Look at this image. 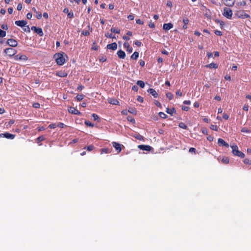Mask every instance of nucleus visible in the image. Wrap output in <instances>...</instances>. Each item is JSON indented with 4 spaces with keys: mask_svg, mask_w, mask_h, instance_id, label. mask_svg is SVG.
Listing matches in <instances>:
<instances>
[{
    "mask_svg": "<svg viewBox=\"0 0 251 251\" xmlns=\"http://www.w3.org/2000/svg\"><path fill=\"white\" fill-rule=\"evenodd\" d=\"M223 118L225 120H227L229 118V116L226 113H224L223 115Z\"/></svg>",
    "mask_w": 251,
    "mask_h": 251,
    "instance_id": "61",
    "label": "nucleus"
},
{
    "mask_svg": "<svg viewBox=\"0 0 251 251\" xmlns=\"http://www.w3.org/2000/svg\"><path fill=\"white\" fill-rule=\"evenodd\" d=\"M45 140V138L43 136H40L37 138V143L41 142Z\"/></svg>",
    "mask_w": 251,
    "mask_h": 251,
    "instance_id": "44",
    "label": "nucleus"
},
{
    "mask_svg": "<svg viewBox=\"0 0 251 251\" xmlns=\"http://www.w3.org/2000/svg\"><path fill=\"white\" fill-rule=\"evenodd\" d=\"M134 44L138 47H141L142 43L139 41H136L134 42Z\"/></svg>",
    "mask_w": 251,
    "mask_h": 251,
    "instance_id": "59",
    "label": "nucleus"
},
{
    "mask_svg": "<svg viewBox=\"0 0 251 251\" xmlns=\"http://www.w3.org/2000/svg\"><path fill=\"white\" fill-rule=\"evenodd\" d=\"M56 63L58 65H62L65 63V59L63 54L61 53H56L54 55Z\"/></svg>",
    "mask_w": 251,
    "mask_h": 251,
    "instance_id": "1",
    "label": "nucleus"
},
{
    "mask_svg": "<svg viewBox=\"0 0 251 251\" xmlns=\"http://www.w3.org/2000/svg\"><path fill=\"white\" fill-rule=\"evenodd\" d=\"M117 55L119 58L124 59L126 57L125 52L122 50H119L117 52Z\"/></svg>",
    "mask_w": 251,
    "mask_h": 251,
    "instance_id": "19",
    "label": "nucleus"
},
{
    "mask_svg": "<svg viewBox=\"0 0 251 251\" xmlns=\"http://www.w3.org/2000/svg\"><path fill=\"white\" fill-rule=\"evenodd\" d=\"M243 162L245 164L251 165V160L249 158H245V159H244Z\"/></svg>",
    "mask_w": 251,
    "mask_h": 251,
    "instance_id": "42",
    "label": "nucleus"
},
{
    "mask_svg": "<svg viewBox=\"0 0 251 251\" xmlns=\"http://www.w3.org/2000/svg\"><path fill=\"white\" fill-rule=\"evenodd\" d=\"M109 152V150L108 149H106V148H104V149H102L101 150V153H107Z\"/></svg>",
    "mask_w": 251,
    "mask_h": 251,
    "instance_id": "50",
    "label": "nucleus"
},
{
    "mask_svg": "<svg viewBox=\"0 0 251 251\" xmlns=\"http://www.w3.org/2000/svg\"><path fill=\"white\" fill-rule=\"evenodd\" d=\"M107 48L108 49H110L113 50H115L117 49V44L115 42L110 44H108L107 45Z\"/></svg>",
    "mask_w": 251,
    "mask_h": 251,
    "instance_id": "14",
    "label": "nucleus"
},
{
    "mask_svg": "<svg viewBox=\"0 0 251 251\" xmlns=\"http://www.w3.org/2000/svg\"><path fill=\"white\" fill-rule=\"evenodd\" d=\"M35 16L38 19H40L42 18V13L39 11H37L35 13Z\"/></svg>",
    "mask_w": 251,
    "mask_h": 251,
    "instance_id": "43",
    "label": "nucleus"
},
{
    "mask_svg": "<svg viewBox=\"0 0 251 251\" xmlns=\"http://www.w3.org/2000/svg\"><path fill=\"white\" fill-rule=\"evenodd\" d=\"M221 162L224 164H227L229 163V159L227 157L224 156L221 160Z\"/></svg>",
    "mask_w": 251,
    "mask_h": 251,
    "instance_id": "26",
    "label": "nucleus"
},
{
    "mask_svg": "<svg viewBox=\"0 0 251 251\" xmlns=\"http://www.w3.org/2000/svg\"><path fill=\"white\" fill-rule=\"evenodd\" d=\"M83 149L87 150L88 151H91L94 149V147L93 145H90L89 146L85 147Z\"/></svg>",
    "mask_w": 251,
    "mask_h": 251,
    "instance_id": "33",
    "label": "nucleus"
},
{
    "mask_svg": "<svg viewBox=\"0 0 251 251\" xmlns=\"http://www.w3.org/2000/svg\"><path fill=\"white\" fill-rule=\"evenodd\" d=\"M111 31L114 33L119 34L120 33V30L118 28H111L110 29Z\"/></svg>",
    "mask_w": 251,
    "mask_h": 251,
    "instance_id": "37",
    "label": "nucleus"
},
{
    "mask_svg": "<svg viewBox=\"0 0 251 251\" xmlns=\"http://www.w3.org/2000/svg\"><path fill=\"white\" fill-rule=\"evenodd\" d=\"M223 15L226 18L230 19L232 16V11L228 8L225 7L224 8Z\"/></svg>",
    "mask_w": 251,
    "mask_h": 251,
    "instance_id": "3",
    "label": "nucleus"
},
{
    "mask_svg": "<svg viewBox=\"0 0 251 251\" xmlns=\"http://www.w3.org/2000/svg\"><path fill=\"white\" fill-rule=\"evenodd\" d=\"M149 26L151 28H154L155 25L153 23L150 22L149 24Z\"/></svg>",
    "mask_w": 251,
    "mask_h": 251,
    "instance_id": "60",
    "label": "nucleus"
},
{
    "mask_svg": "<svg viewBox=\"0 0 251 251\" xmlns=\"http://www.w3.org/2000/svg\"><path fill=\"white\" fill-rule=\"evenodd\" d=\"M23 5L22 4L20 3L18 4L17 9L18 11H20L22 9Z\"/></svg>",
    "mask_w": 251,
    "mask_h": 251,
    "instance_id": "52",
    "label": "nucleus"
},
{
    "mask_svg": "<svg viewBox=\"0 0 251 251\" xmlns=\"http://www.w3.org/2000/svg\"><path fill=\"white\" fill-rule=\"evenodd\" d=\"M128 111L132 114H136L137 111L135 108H129L128 110Z\"/></svg>",
    "mask_w": 251,
    "mask_h": 251,
    "instance_id": "34",
    "label": "nucleus"
},
{
    "mask_svg": "<svg viewBox=\"0 0 251 251\" xmlns=\"http://www.w3.org/2000/svg\"><path fill=\"white\" fill-rule=\"evenodd\" d=\"M15 137V135L14 134L8 132L0 134V137H5L7 139H13Z\"/></svg>",
    "mask_w": 251,
    "mask_h": 251,
    "instance_id": "8",
    "label": "nucleus"
},
{
    "mask_svg": "<svg viewBox=\"0 0 251 251\" xmlns=\"http://www.w3.org/2000/svg\"><path fill=\"white\" fill-rule=\"evenodd\" d=\"M82 34L84 36H88L90 34V32L88 30L83 31L82 32Z\"/></svg>",
    "mask_w": 251,
    "mask_h": 251,
    "instance_id": "53",
    "label": "nucleus"
},
{
    "mask_svg": "<svg viewBox=\"0 0 251 251\" xmlns=\"http://www.w3.org/2000/svg\"><path fill=\"white\" fill-rule=\"evenodd\" d=\"M108 101L109 103L114 105H118L119 103V101L115 99H109L108 100Z\"/></svg>",
    "mask_w": 251,
    "mask_h": 251,
    "instance_id": "23",
    "label": "nucleus"
},
{
    "mask_svg": "<svg viewBox=\"0 0 251 251\" xmlns=\"http://www.w3.org/2000/svg\"><path fill=\"white\" fill-rule=\"evenodd\" d=\"M15 23L17 25H18L19 26L24 27L26 25L27 22L25 21L21 20V21H15Z\"/></svg>",
    "mask_w": 251,
    "mask_h": 251,
    "instance_id": "16",
    "label": "nucleus"
},
{
    "mask_svg": "<svg viewBox=\"0 0 251 251\" xmlns=\"http://www.w3.org/2000/svg\"><path fill=\"white\" fill-rule=\"evenodd\" d=\"M137 84L142 88L145 87V83L142 80H138L137 82Z\"/></svg>",
    "mask_w": 251,
    "mask_h": 251,
    "instance_id": "30",
    "label": "nucleus"
},
{
    "mask_svg": "<svg viewBox=\"0 0 251 251\" xmlns=\"http://www.w3.org/2000/svg\"><path fill=\"white\" fill-rule=\"evenodd\" d=\"M84 98V96L83 95V94H81V95H77L76 97H75V99H76V100L78 101H81V100H82Z\"/></svg>",
    "mask_w": 251,
    "mask_h": 251,
    "instance_id": "29",
    "label": "nucleus"
},
{
    "mask_svg": "<svg viewBox=\"0 0 251 251\" xmlns=\"http://www.w3.org/2000/svg\"><path fill=\"white\" fill-rule=\"evenodd\" d=\"M68 74L65 71H58L56 73V75L61 77H64L67 76Z\"/></svg>",
    "mask_w": 251,
    "mask_h": 251,
    "instance_id": "20",
    "label": "nucleus"
},
{
    "mask_svg": "<svg viewBox=\"0 0 251 251\" xmlns=\"http://www.w3.org/2000/svg\"><path fill=\"white\" fill-rule=\"evenodd\" d=\"M166 97L169 99V100H171L173 99L174 96L172 93L171 92H167L166 94Z\"/></svg>",
    "mask_w": 251,
    "mask_h": 251,
    "instance_id": "32",
    "label": "nucleus"
},
{
    "mask_svg": "<svg viewBox=\"0 0 251 251\" xmlns=\"http://www.w3.org/2000/svg\"><path fill=\"white\" fill-rule=\"evenodd\" d=\"M173 27V25L171 23L164 24L163 25V29L165 30H168Z\"/></svg>",
    "mask_w": 251,
    "mask_h": 251,
    "instance_id": "17",
    "label": "nucleus"
},
{
    "mask_svg": "<svg viewBox=\"0 0 251 251\" xmlns=\"http://www.w3.org/2000/svg\"><path fill=\"white\" fill-rule=\"evenodd\" d=\"M66 126L62 123H59L58 124V125H57V126H58L60 128H63L64 127H65Z\"/></svg>",
    "mask_w": 251,
    "mask_h": 251,
    "instance_id": "57",
    "label": "nucleus"
},
{
    "mask_svg": "<svg viewBox=\"0 0 251 251\" xmlns=\"http://www.w3.org/2000/svg\"><path fill=\"white\" fill-rule=\"evenodd\" d=\"M176 95L180 96V97L182 96V92L180 90H177L176 93Z\"/></svg>",
    "mask_w": 251,
    "mask_h": 251,
    "instance_id": "56",
    "label": "nucleus"
},
{
    "mask_svg": "<svg viewBox=\"0 0 251 251\" xmlns=\"http://www.w3.org/2000/svg\"><path fill=\"white\" fill-rule=\"evenodd\" d=\"M205 67L206 68H210V69H217L218 68V64H216V63H210L208 65H206L205 66Z\"/></svg>",
    "mask_w": 251,
    "mask_h": 251,
    "instance_id": "22",
    "label": "nucleus"
},
{
    "mask_svg": "<svg viewBox=\"0 0 251 251\" xmlns=\"http://www.w3.org/2000/svg\"><path fill=\"white\" fill-rule=\"evenodd\" d=\"M158 115L159 116V117L161 118H163V119H165L167 118V115L165 114L164 112H160L159 113H158Z\"/></svg>",
    "mask_w": 251,
    "mask_h": 251,
    "instance_id": "41",
    "label": "nucleus"
},
{
    "mask_svg": "<svg viewBox=\"0 0 251 251\" xmlns=\"http://www.w3.org/2000/svg\"><path fill=\"white\" fill-rule=\"evenodd\" d=\"M40 105V104L38 102L34 103L32 105L33 107L36 108H39Z\"/></svg>",
    "mask_w": 251,
    "mask_h": 251,
    "instance_id": "55",
    "label": "nucleus"
},
{
    "mask_svg": "<svg viewBox=\"0 0 251 251\" xmlns=\"http://www.w3.org/2000/svg\"><path fill=\"white\" fill-rule=\"evenodd\" d=\"M231 147L232 148V152L234 155L242 158L245 157V154L238 150V148L236 145L232 146Z\"/></svg>",
    "mask_w": 251,
    "mask_h": 251,
    "instance_id": "2",
    "label": "nucleus"
},
{
    "mask_svg": "<svg viewBox=\"0 0 251 251\" xmlns=\"http://www.w3.org/2000/svg\"><path fill=\"white\" fill-rule=\"evenodd\" d=\"M32 17V15L31 13H28L26 15V17L28 19H31Z\"/></svg>",
    "mask_w": 251,
    "mask_h": 251,
    "instance_id": "63",
    "label": "nucleus"
},
{
    "mask_svg": "<svg viewBox=\"0 0 251 251\" xmlns=\"http://www.w3.org/2000/svg\"><path fill=\"white\" fill-rule=\"evenodd\" d=\"M112 145H113V147H114V148L116 149V150L118 151V152H120L121 151L122 145H121L120 144H119L118 143L114 142L112 143Z\"/></svg>",
    "mask_w": 251,
    "mask_h": 251,
    "instance_id": "13",
    "label": "nucleus"
},
{
    "mask_svg": "<svg viewBox=\"0 0 251 251\" xmlns=\"http://www.w3.org/2000/svg\"><path fill=\"white\" fill-rule=\"evenodd\" d=\"M218 144L220 147L225 146L226 147L228 148L229 147V145L226 142H225L223 139L221 138H219L218 140Z\"/></svg>",
    "mask_w": 251,
    "mask_h": 251,
    "instance_id": "10",
    "label": "nucleus"
},
{
    "mask_svg": "<svg viewBox=\"0 0 251 251\" xmlns=\"http://www.w3.org/2000/svg\"><path fill=\"white\" fill-rule=\"evenodd\" d=\"M6 33L5 31L0 29V38L4 37L6 36Z\"/></svg>",
    "mask_w": 251,
    "mask_h": 251,
    "instance_id": "38",
    "label": "nucleus"
},
{
    "mask_svg": "<svg viewBox=\"0 0 251 251\" xmlns=\"http://www.w3.org/2000/svg\"><path fill=\"white\" fill-rule=\"evenodd\" d=\"M105 36L107 38H112V39L116 38L115 36L114 35H113L111 33L109 34V33H105Z\"/></svg>",
    "mask_w": 251,
    "mask_h": 251,
    "instance_id": "39",
    "label": "nucleus"
},
{
    "mask_svg": "<svg viewBox=\"0 0 251 251\" xmlns=\"http://www.w3.org/2000/svg\"><path fill=\"white\" fill-rule=\"evenodd\" d=\"M138 148L143 151H150L151 147L149 145H141L138 146Z\"/></svg>",
    "mask_w": 251,
    "mask_h": 251,
    "instance_id": "12",
    "label": "nucleus"
},
{
    "mask_svg": "<svg viewBox=\"0 0 251 251\" xmlns=\"http://www.w3.org/2000/svg\"><path fill=\"white\" fill-rule=\"evenodd\" d=\"M132 90L134 91L137 92L138 90V87L137 86H136V85H134L132 87Z\"/></svg>",
    "mask_w": 251,
    "mask_h": 251,
    "instance_id": "64",
    "label": "nucleus"
},
{
    "mask_svg": "<svg viewBox=\"0 0 251 251\" xmlns=\"http://www.w3.org/2000/svg\"><path fill=\"white\" fill-rule=\"evenodd\" d=\"M56 126H57V125L55 123L51 124L49 126V127L50 129H54V128H56Z\"/></svg>",
    "mask_w": 251,
    "mask_h": 251,
    "instance_id": "47",
    "label": "nucleus"
},
{
    "mask_svg": "<svg viewBox=\"0 0 251 251\" xmlns=\"http://www.w3.org/2000/svg\"><path fill=\"white\" fill-rule=\"evenodd\" d=\"M92 117L93 118L95 121L98 120L99 119V117L98 116V115L95 113L92 114Z\"/></svg>",
    "mask_w": 251,
    "mask_h": 251,
    "instance_id": "46",
    "label": "nucleus"
},
{
    "mask_svg": "<svg viewBox=\"0 0 251 251\" xmlns=\"http://www.w3.org/2000/svg\"><path fill=\"white\" fill-rule=\"evenodd\" d=\"M178 126L180 128H183V129H187V126L184 123H180L178 125Z\"/></svg>",
    "mask_w": 251,
    "mask_h": 251,
    "instance_id": "35",
    "label": "nucleus"
},
{
    "mask_svg": "<svg viewBox=\"0 0 251 251\" xmlns=\"http://www.w3.org/2000/svg\"><path fill=\"white\" fill-rule=\"evenodd\" d=\"M134 137L136 139H138L139 140H140V141L144 140V137L142 135H141L140 134H139V133H136L135 134V135L134 136Z\"/></svg>",
    "mask_w": 251,
    "mask_h": 251,
    "instance_id": "27",
    "label": "nucleus"
},
{
    "mask_svg": "<svg viewBox=\"0 0 251 251\" xmlns=\"http://www.w3.org/2000/svg\"><path fill=\"white\" fill-rule=\"evenodd\" d=\"M84 124L87 126H90L92 127L94 126V124L90 122L89 121H85Z\"/></svg>",
    "mask_w": 251,
    "mask_h": 251,
    "instance_id": "36",
    "label": "nucleus"
},
{
    "mask_svg": "<svg viewBox=\"0 0 251 251\" xmlns=\"http://www.w3.org/2000/svg\"><path fill=\"white\" fill-rule=\"evenodd\" d=\"M182 109L184 111H187L189 110V107H188V106H183L182 107Z\"/></svg>",
    "mask_w": 251,
    "mask_h": 251,
    "instance_id": "62",
    "label": "nucleus"
},
{
    "mask_svg": "<svg viewBox=\"0 0 251 251\" xmlns=\"http://www.w3.org/2000/svg\"><path fill=\"white\" fill-rule=\"evenodd\" d=\"M175 112H176V110L174 108H172L171 109L167 108L166 109V112L171 115H173V114L174 113H175Z\"/></svg>",
    "mask_w": 251,
    "mask_h": 251,
    "instance_id": "28",
    "label": "nucleus"
},
{
    "mask_svg": "<svg viewBox=\"0 0 251 251\" xmlns=\"http://www.w3.org/2000/svg\"><path fill=\"white\" fill-rule=\"evenodd\" d=\"M127 119L128 121H129L132 123H135V119L133 118H132V117L128 116L127 117Z\"/></svg>",
    "mask_w": 251,
    "mask_h": 251,
    "instance_id": "45",
    "label": "nucleus"
},
{
    "mask_svg": "<svg viewBox=\"0 0 251 251\" xmlns=\"http://www.w3.org/2000/svg\"><path fill=\"white\" fill-rule=\"evenodd\" d=\"M68 111L69 113L75 114V115H79L81 114V113L79 111H78L77 109H75V107L72 106H70L68 107Z\"/></svg>",
    "mask_w": 251,
    "mask_h": 251,
    "instance_id": "7",
    "label": "nucleus"
},
{
    "mask_svg": "<svg viewBox=\"0 0 251 251\" xmlns=\"http://www.w3.org/2000/svg\"><path fill=\"white\" fill-rule=\"evenodd\" d=\"M124 47L126 49V51L128 52V53H131L132 52V48L130 46L129 43L127 42H125L124 44Z\"/></svg>",
    "mask_w": 251,
    "mask_h": 251,
    "instance_id": "15",
    "label": "nucleus"
},
{
    "mask_svg": "<svg viewBox=\"0 0 251 251\" xmlns=\"http://www.w3.org/2000/svg\"><path fill=\"white\" fill-rule=\"evenodd\" d=\"M139 57V52L135 51L131 56V58L134 60H137Z\"/></svg>",
    "mask_w": 251,
    "mask_h": 251,
    "instance_id": "25",
    "label": "nucleus"
},
{
    "mask_svg": "<svg viewBox=\"0 0 251 251\" xmlns=\"http://www.w3.org/2000/svg\"><path fill=\"white\" fill-rule=\"evenodd\" d=\"M154 104L157 106V107H159L160 108H162V105L161 104V103H160L159 101H158V100H155L154 101Z\"/></svg>",
    "mask_w": 251,
    "mask_h": 251,
    "instance_id": "49",
    "label": "nucleus"
},
{
    "mask_svg": "<svg viewBox=\"0 0 251 251\" xmlns=\"http://www.w3.org/2000/svg\"><path fill=\"white\" fill-rule=\"evenodd\" d=\"M99 49V46L96 44V43L95 42H93L92 45V48H91V49L92 50H97Z\"/></svg>",
    "mask_w": 251,
    "mask_h": 251,
    "instance_id": "31",
    "label": "nucleus"
},
{
    "mask_svg": "<svg viewBox=\"0 0 251 251\" xmlns=\"http://www.w3.org/2000/svg\"><path fill=\"white\" fill-rule=\"evenodd\" d=\"M214 33L216 35H218V36H222V32L220 31V30H215L214 31Z\"/></svg>",
    "mask_w": 251,
    "mask_h": 251,
    "instance_id": "48",
    "label": "nucleus"
},
{
    "mask_svg": "<svg viewBox=\"0 0 251 251\" xmlns=\"http://www.w3.org/2000/svg\"><path fill=\"white\" fill-rule=\"evenodd\" d=\"M16 59L26 61L28 59L27 57L25 55H17L15 56Z\"/></svg>",
    "mask_w": 251,
    "mask_h": 251,
    "instance_id": "21",
    "label": "nucleus"
},
{
    "mask_svg": "<svg viewBox=\"0 0 251 251\" xmlns=\"http://www.w3.org/2000/svg\"><path fill=\"white\" fill-rule=\"evenodd\" d=\"M31 30L37 33L40 36H43L44 35L42 29L40 27H37L35 26L31 27Z\"/></svg>",
    "mask_w": 251,
    "mask_h": 251,
    "instance_id": "6",
    "label": "nucleus"
},
{
    "mask_svg": "<svg viewBox=\"0 0 251 251\" xmlns=\"http://www.w3.org/2000/svg\"><path fill=\"white\" fill-rule=\"evenodd\" d=\"M7 44L12 47H17L18 42L16 40L13 39H9L7 40Z\"/></svg>",
    "mask_w": 251,
    "mask_h": 251,
    "instance_id": "9",
    "label": "nucleus"
},
{
    "mask_svg": "<svg viewBox=\"0 0 251 251\" xmlns=\"http://www.w3.org/2000/svg\"><path fill=\"white\" fill-rule=\"evenodd\" d=\"M225 5L232 7L235 3V0H223Z\"/></svg>",
    "mask_w": 251,
    "mask_h": 251,
    "instance_id": "11",
    "label": "nucleus"
},
{
    "mask_svg": "<svg viewBox=\"0 0 251 251\" xmlns=\"http://www.w3.org/2000/svg\"><path fill=\"white\" fill-rule=\"evenodd\" d=\"M137 100L140 102H143L144 101V99L142 97L140 96H138L137 97Z\"/></svg>",
    "mask_w": 251,
    "mask_h": 251,
    "instance_id": "51",
    "label": "nucleus"
},
{
    "mask_svg": "<svg viewBox=\"0 0 251 251\" xmlns=\"http://www.w3.org/2000/svg\"><path fill=\"white\" fill-rule=\"evenodd\" d=\"M134 16L133 14H130V15H129L128 16H127V19L129 20H130V21H132V20H134Z\"/></svg>",
    "mask_w": 251,
    "mask_h": 251,
    "instance_id": "54",
    "label": "nucleus"
},
{
    "mask_svg": "<svg viewBox=\"0 0 251 251\" xmlns=\"http://www.w3.org/2000/svg\"><path fill=\"white\" fill-rule=\"evenodd\" d=\"M136 22L137 24L139 25H143L144 22L141 20L140 19H137L136 20Z\"/></svg>",
    "mask_w": 251,
    "mask_h": 251,
    "instance_id": "58",
    "label": "nucleus"
},
{
    "mask_svg": "<svg viewBox=\"0 0 251 251\" xmlns=\"http://www.w3.org/2000/svg\"><path fill=\"white\" fill-rule=\"evenodd\" d=\"M148 92L150 93L154 97V98H157L158 96V93L156 92V91L152 89V88H150L148 90Z\"/></svg>",
    "mask_w": 251,
    "mask_h": 251,
    "instance_id": "18",
    "label": "nucleus"
},
{
    "mask_svg": "<svg viewBox=\"0 0 251 251\" xmlns=\"http://www.w3.org/2000/svg\"><path fill=\"white\" fill-rule=\"evenodd\" d=\"M183 22L184 23V25H183V28L184 29H187V24L189 23V19L187 18H184L183 19Z\"/></svg>",
    "mask_w": 251,
    "mask_h": 251,
    "instance_id": "24",
    "label": "nucleus"
},
{
    "mask_svg": "<svg viewBox=\"0 0 251 251\" xmlns=\"http://www.w3.org/2000/svg\"><path fill=\"white\" fill-rule=\"evenodd\" d=\"M210 128L211 130L215 131H218V126L214 125H211L210 126Z\"/></svg>",
    "mask_w": 251,
    "mask_h": 251,
    "instance_id": "40",
    "label": "nucleus"
},
{
    "mask_svg": "<svg viewBox=\"0 0 251 251\" xmlns=\"http://www.w3.org/2000/svg\"><path fill=\"white\" fill-rule=\"evenodd\" d=\"M5 53L9 56H14L17 52L16 50L12 48H8L4 50Z\"/></svg>",
    "mask_w": 251,
    "mask_h": 251,
    "instance_id": "5",
    "label": "nucleus"
},
{
    "mask_svg": "<svg viewBox=\"0 0 251 251\" xmlns=\"http://www.w3.org/2000/svg\"><path fill=\"white\" fill-rule=\"evenodd\" d=\"M236 16L238 17L239 18L241 19H246L250 18V16L249 14H247L243 10H239L237 11L236 13Z\"/></svg>",
    "mask_w": 251,
    "mask_h": 251,
    "instance_id": "4",
    "label": "nucleus"
}]
</instances>
